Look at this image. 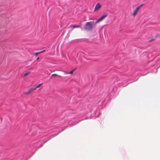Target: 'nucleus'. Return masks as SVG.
I'll list each match as a JSON object with an SVG mask.
<instances>
[{
    "instance_id": "nucleus-13",
    "label": "nucleus",
    "mask_w": 160,
    "mask_h": 160,
    "mask_svg": "<svg viewBox=\"0 0 160 160\" xmlns=\"http://www.w3.org/2000/svg\"><path fill=\"white\" fill-rule=\"evenodd\" d=\"M100 21V18L98 19V20L97 21L95 22V23H97L99 22Z\"/></svg>"
},
{
    "instance_id": "nucleus-12",
    "label": "nucleus",
    "mask_w": 160,
    "mask_h": 160,
    "mask_svg": "<svg viewBox=\"0 0 160 160\" xmlns=\"http://www.w3.org/2000/svg\"><path fill=\"white\" fill-rule=\"evenodd\" d=\"M30 93L29 92V91H28V92H25L24 94H26V95H28L29 94H30Z\"/></svg>"
},
{
    "instance_id": "nucleus-6",
    "label": "nucleus",
    "mask_w": 160,
    "mask_h": 160,
    "mask_svg": "<svg viewBox=\"0 0 160 160\" xmlns=\"http://www.w3.org/2000/svg\"><path fill=\"white\" fill-rule=\"evenodd\" d=\"M35 90V88H31L29 90V92L31 93L32 92H33V91Z\"/></svg>"
},
{
    "instance_id": "nucleus-16",
    "label": "nucleus",
    "mask_w": 160,
    "mask_h": 160,
    "mask_svg": "<svg viewBox=\"0 0 160 160\" xmlns=\"http://www.w3.org/2000/svg\"><path fill=\"white\" fill-rule=\"evenodd\" d=\"M39 59V57H38L37 59V60H38Z\"/></svg>"
},
{
    "instance_id": "nucleus-4",
    "label": "nucleus",
    "mask_w": 160,
    "mask_h": 160,
    "mask_svg": "<svg viewBox=\"0 0 160 160\" xmlns=\"http://www.w3.org/2000/svg\"><path fill=\"white\" fill-rule=\"evenodd\" d=\"M108 13H107L103 14L101 17V21L103 20L108 16Z\"/></svg>"
},
{
    "instance_id": "nucleus-8",
    "label": "nucleus",
    "mask_w": 160,
    "mask_h": 160,
    "mask_svg": "<svg viewBox=\"0 0 160 160\" xmlns=\"http://www.w3.org/2000/svg\"><path fill=\"white\" fill-rule=\"evenodd\" d=\"M42 84H39L38 86L34 88H35V90L38 88H39L42 85Z\"/></svg>"
},
{
    "instance_id": "nucleus-15",
    "label": "nucleus",
    "mask_w": 160,
    "mask_h": 160,
    "mask_svg": "<svg viewBox=\"0 0 160 160\" xmlns=\"http://www.w3.org/2000/svg\"><path fill=\"white\" fill-rule=\"evenodd\" d=\"M45 51V50H43V51H40V52H39V53H42V52H44V51Z\"/></svg>"
},
{
    "instance_id": "nucleus-5",
    "label": "nucleus",
    "mask_w": 160,
    "mask_h": 160,
    "mask_svg": "<svg viewBox=\"0 0 160 160\" xmlns=\"http://www.w3.org/2000/svg\"><path fill=\"white\" fill-rule=\"evenodd\" d=\"M100 8V4L99 3H98L96 5L94 9V11H96Z\"/></svg>"
},
{
    "instance_id": "nucleus-1",
    "label": "nucleus",
    "mask_w": 160,
    "mask_h": 160,
    "mask_svg": "<svg viewBox=\"0 0 160 160\" xmlns=\"http://www.w3.org/2000/svg\"><path fill=\"white\" fill-rule=\"evenodd\" d=\"M94 24L93 22H87L85 25L84 28L85 29L88 31L91 30Z\"/></svg>"
},
{
    "instance_id": "nucleus-10",
    "label": "nucleus",
    "mask_w": 160,
    "mask_h": 160,
    "mask_svg": "<svg viewBox=\"0 0 160 160\" xmlns=\"http://www.w3.org/2000/svg\"><path fill=\"white\" fill-rule=\"evenodd\" d=\"M58 75L56 74H52L51 76V77H52V76H58Z\"/></svg>"
},
{
    "instance_id": "nucleus-14",
    "label": "nucleus",
    "mask_w": 160,
    "mask_h": 160,
    "mask_svg": "<svg viewBox=\"0 0 160 160\" xmlns=\"http://www.w3.org/2000/svg\"><path fill=\"white\" fill-rule=\"evenodd\" d=\"M39 54V52H37L35 53V55L36 56H37L38 54Z\"/></svg>"
},
{
    "instance_id": "nucleus-3",
    "label": "nucleus",
    "mask_w": 160,
    "mask_h": 160,
    "mask_svg": "<svg viewBox=\"0 0 160 160\" xmlns=\"http://www.w3.org/2000/svg\"><path fill=\"white\" fill-rule=\"evenodd\" d=\"M82 25V24L81 23L80 24L78 25H73L72 26H70V27H71V28H80L81 27Z\"/></svg>"
},
{
    "instance_id": "nucleus-7",
    "label": "nucleus",
    "mask_w": 160,
    "mask_h": 160,
    "mask_svg": "<svg viewBox=\"0 0 160 160\" xmlns=\"http://www.w3.org/2000/svg\"><path fill=\"white\" fill-rule=\"evenodd\" d=\"M75 69H73L69 72L66 73V74H72L73 73V72L74 71Z\"/></svg>"
},
{
    "instance_id": "nucleus-2",
    "label": "nucleus",
    "mask_w": 160,
    "mask_h": 160,
    "mask_svg": "<svg viewBox=\"0 0 160 160\" xmlns=\"http://www.w3.org/2000/svg\"><path fill=\"white\" fill-rule=\"evenodd\" d=\"M139 10V9L137 7L136 8L133 12L131 14V15L133 16H135L138 13Z\"/></svg>"
},
{
    "instance_id": "nucleus-9",
    "label": "nucleus",
    "mask_w": 160,
    "mask_h": 160,
    "mask_svg": "<svg viewBox=\"0 0 160 160\" xmlns=\"http://www.w3.org/2000/svg\"><path fill=\"white\" fill-rule=\"evenodd\" d=\"M30 72H27L24 75V76H27V75H28L29 73H30Z\"/></svg>"
},
{
    "instance_id": "nucleus-11",
    "label": "nucleus",
    "mask_w": 160,
    "mask_h": 160,
    "mask_svg": "<svg viewBox=\"0 0 160 160\" xmlns=\"http://www.w3.org/2000/svg\"><path fill=\"white\" fill-rule=\"evenodd\" d=\"M143 4H142L139 6L137 7V8L139 9H140V8H141L142 6H143Z\"/></svg>"
}]
</instances>
